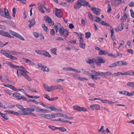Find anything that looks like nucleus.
<instances>
[{
    "label": "nucleus",
    "mask_w": 134,
    "mask_h": 134,
    "mask_svg": "<svg viewBox=\"0 0 134 134\" xmlns=\"http://www.w3.org/2000/svg\"><path fill=\"white\" fill-rule=\"evenodd\" d=\"M7 52L8 53H6L5 51L3 50H1V53L7 58L13 60H16L17 59V58L16 57L12 55H16L20 54V53L14 50H7Z\"/></svg>",
    "instance_id": "f257e3e1"
},
{
    "label": "nucleus",
    "mask_w": 134,
    "mask_h": 134,
    "mask_svg": "<svg viewBox=\"0 0 134 134\" xmlns=\"http://www.w3.org/2000/svg\"><path fill=\"white\" fill-rule=\"evenodd\" d=\"M18 69L17 71L16 74L19 77H21L23 76L25 77L29 81H31V78L29 76L26 72L28 73L26 70L24 69V68L23 69Z\"/></svg>",
    "instance_id": "f03ea898"
},
{
    "label": "nucleus",
    "mask_w": 134,
    "mask_h": 134,
    "mask_svg": "<svg viewBox=\"0 0 134 134\" xmlns=\"http://www.w3.org/2000/svg\"><path fill=\"white\" fill-rule=\"evenodd\" d=\"M4 12L3 10L0 8V14L3 17H5L9 20L11 19V17L9 15L8 10L7 9L4 8Z\"/></svg>",
    "instance_id": "7ed1b4c3"
},
{
    "label": "nucleus",
    "mask_w": 134,
    "mask_h": 134,
    "mask_svg": "<svg viewBox=\"0 0 134 134\" xmlns=\"http://www.w3.org/2000/svg\"><path fill=\"white\" fill-rule=\"evenodd\" d=\"M59 32L60 35L66 38L69 34V32L66 29L62 27L59 30Z\"/></svg>",
    "instance_id": "20e7f679"
},
{
    "label": "nucleus",
    "mask_w": 134,
    "mask_h": 134,
    "mask_svg": "<svg viewBox=\"0 0 134 134\" xmlns=\"http://www.w3.org/2000/svg\"><path fill=\"white\" fill-rule=\"evenodd\" d=\"M106 62V60L100 57H98L96 59V64L98 66H100L101 63H104Z\"/></svg>",
    "instance_id": "39448f33"
},
{
    "label": "nucleus",
    "mask_w": 134,
    "mask_h": 134,
    "mask_svg": "<svg viewBox=\"0 0 134 134\" xmlns=\"http://www.w3.org/2000/svg\"><path fill=\"white\" fill-rule=\"evenodd\" d=\"M13 97L18 100L22 99L23 100H27V98L25 97L21 96L18 93H15L13 94Z\"/></svg>",
    "instance_id": "423d86ee"
},
{
    "label": "nucleus",
    "mask_w": 134,
    "mask_h": 134,
    "mask_svg": "<svg viewBox=\"0 0 134 134\" xmlns=\"http://www.w3.org/2000/svg\"><path fill=\"white\" fill-rule=\"evenodd\" d=\"M3 64H6L8 65L11 68H18L22 69H23L24 68V67L23 66H16L14 65L12 62H11L6 61L5 63H3Z\"/></svg>",
    "instance_id": "0eeeda50"
},
{
    "label": "nucleus",
    "mask_w": 134,
    "mask_h": 134,
    "mask_svg": "<svg viewBox=\"0 0 134 134\" xmlns=\"http://www.w3.org/2000/svg\"><path fill=\"white\" fill-rule=\"evenodd\" d=\"M9 33L12 35L18 38L21 40L24 41L25 39L20 34L16 32L13 31L12 30H9Z\"/></svg>",
    "instance_id": "6e6552de"
},
{
    "label": "nucleus",
    "mask_w": 134,
    "mask_h": 134,
    "mask_svg": "<svg viewBox=\"0 0 134 134\" xmlns=\"http://www.w3.org/2000/svg\"><path fill=\"white\" fill-rule=\"evenodd\" d=\"M0 35L10 38H13V36H11L8 32H5L2 30H0Z\"/></svg>",
    "instance_id": "1a4fd4ad"
},
{
    "label": "nucleus",
    "mask_w": 134,
    "mask_h": 134,
    "mask_svg": "<svg viewBox=\"0 0 134 134\" xmlns=\"http://www.w3.org/2000/svg\"><path fill=\"white\" fill-rule=\"evenodd\" d=\"M134 75V72L132 70H129L127 71L122 73L120 72V75H121L123 76L130 75L132 76Z\"/></svg>",
    "instance_id": "9d476101"
},
{
    "label": "nucleus",
    "mask_w": 134,
    "mask_h": 134,
    "mask_svg": "<svg viewBox=\"0 0 134 134\" xmlns=\"http://www.w3.org/2000/svg\"><path fill=\"white\" fill-rule=\"evenodd\" d=\"M38 66L41 68V69L43 71L46 72L49 71V68L44 66L41 64H38Z\"/></svg>",
    "instance_id": "9b49d317"
},
{
    "label": "nucleus",
    "mask_w": 134,
    "mask_h": 134,
    "mask_svg": "<svg viewBox=\"0 0 134 134\" xmlns=\"http://www.w3.org/2000/svg\"><path fill=\"white\" fill-rule=\"evenodd\" d=\"M38 8L39 11L42 13H44V11L43 9V8H44L46 10H47L46 8L44 6H42L41 3H38Z\"/></svg>",
    "instance_id": "f8f14e48"
},
{
    "label": "nucleus",
    "mask_w": 134,
    "mask_h": 134,
    "mask_svg": "<svg viewBox=\"0 0 134 134\" xmlns=\"http://www.w3.org/2000/svg\"><path fill=\"white\" fill-rule=\"evenodd\" d=\"M42 116L43 117L47 119H51L53 120V119L55 118V115L53 114H44L42 115Z\"/></svg>",
    "instance_id": "ddd939ff"
},
{
    "label": "nucleus",
    "mask_w": 134,
    "mask_h": 134,
    "mask_svg": "<svg viewBox=\"0 0 134 134\" xmlns=\"http://www.w3.org/2000/svg\"><path fill=\"white\" fill-rule=\"evenodd\" d=\"M94 14L96 15H98L100 13L101 10L100 9L95 7L91 9Z\"/></svg>",
    "instance_id": "4468645a"
},
{
    "label": "nucleus",
    "mask_w": 134,
    "mask_h": 134,
    "mask_svg": "<svg viewBox=\"0 0 134 134\" xmlns=\"http://www.w3.org/2000/svg\"><path fill=\"white\" fill-rule=\"evenodd\" d=\"M44 19L45 21L49 24L50 25H54V23L52 21L51 19L48 16H45Z\"/></svg>",
    "instance_id": "2eb2a0df"
},
{
    "label": "nucleus",
    "mask_w": 134,
    "mask_h": 134,
    "mask_svg": "<svg viewBox=\"0 0 134 134\" xmlns=\"http://www.w3.org/2000/svg\"><path fill=\"white\" fill-rule=\"evenodd\" d=\"M90 108L92 110L96 109L99 110L100 109V105L97 104H94L90 106Z\"/></svg>",
    "instance_id": "dca6fc26"
},
{
    "label": "nucleus",
    "mask_w": 134,
    "mask_h": 134,
    "mask_svg": "<svg viewBox=\"0 0 134 134\" xmlns=\"http://www.w3.org/2000/svg\"><path fill=\"white\" fill-rule=\"evenodd\" d=\"M79 1L82 6L85 5L88 6L89 7H90V6L88 2L85 0H79Z\"/></svg>",
    "instance_id": "f3484780"
},
{
    "label": "nucleus",
    "mask_w": 134,
    "mask_h": 134,
    "mask_svg": "<svg viewBox=\"0 0 134 134\" xmlns=\"http://www.w3.org/2000/svg\"><path fill=\"white\" fill-rule=\"evenodd\" d=\"M55 15L58 17H61L63 16V14L61 10L56 9L55 10Z\"/></svg>",
    "instance_id": "a211bd4d"
},
{
    "label": "nucleus",
    "mask_w": 134,
    "mask_h": 134,
    "mask_svg": "<svg viewBox=\"0 0 134 134\" xmlns=\"http://www.w3.org/2000/svg\"><path fill=\"white\" fill-rule=\"evenodd\" d=\"M33 107L34 108L35 110L37 111H41L42 112H46L47 110H46L44 109H41L40 108L35 105L34 106H33Z\"/></svg>",
    "instance_id": "6ab92c4d"
},
{
    "label": "nucleus",
    "mask_w": 134,
    "mask_h": 134,
    "mask_svg": "<svg viewBox=\"0 0 134 134\" xmlns=\"http://www.w3.org/2000/svg\"><path fill=\"white\" fill-rule=\"evenodd\" d=\"M80 47L83 49L85 48V44L83 43V40L82 37L80 38Z\"/></svg>",
    "instance_id": "aec40b11"
},
{
    "label": "nucleus",
    "mask_w": 134,
    "mask_h": 134,
    "mask_svg": "<svg viewBox=\"0 0 134 134\" xmlns=\"http://www.w3.org/2000/svg\"><path fill=\"white\" fill-rule=\"evenodd\" d=\"M41 55H43L46 57H47L49 58H50L51 57V55L49 53L45 50H42Z\"/></svg>",
    "instance_id": "412c9836"
},
{
    "label": "nucleus",
    "mask_w": 134,
    "mask_h": 134,
    "mask_svg": "<svg viewBox=\"0 0 134 134\" xmlns=\"http://www.w3.org/2000/svg\"><path fill=\"white\" fill-rule=\"evenodd\" d=\"M87 63L90 64L95 63L96 64V59L93 58L92 59L88 58V59L86 61Z\"/></svg>",
    "instance_id": "4be33fe9"
},
{
    "label": "nucleus",
    "mask_w": 134,
    "mask_h": 134,
    "mask_svg": "<svg viewBox=\"0 0 134 134\" xmlns=\"http://www.w3.org/2000/svg\"><path fill=\"white\" fill-rule=\"evenodd\" d=\"M82 6L79 0H78L74 5V8L75 9H78Z\"/></svg>",
    "instance_id": "5701e85b"
},
{
    "label": "nucleus",
    "mask_w": 134,
    "mask_h": 134,
    "mask_svg": "<svg viewBox=\"0 0 134 134\" xmlns=\"http://www.w3.org/2000/svg\"><path fill=\"white\" fill-rule=\"evenodd\" d=\"M35 19L34 18H33L30 21V23L29 24V26L30 29L31 28V27L32 26L35 24Z\"/></svg>",
    "instance_id": "b1692460"
},
{
    "label": "nucleus",
    "mask_w": 134,
    "mask_h": 134,
    "mask_svg": "<svg viewBox=\"0 0 134 134\" xmlns=\"http://www.w3.org/2000/svg\"><path fill=\"white\" fill-rule=\"evenodd\" d=\"M30 108H26V110L29 111L33 112L35 111V109L33 107L34 105H30Z\"/></svg>",
    "instance_id": "393cba45"
},
{
    "label": "nucleus",
    "mask_w": 134,
    "mask_h": 134,
    "mask_svg": "<svg viewBox=\"0 0 134 134\" xmlns=\"http://www.w3.org/2000/svg\"><path fill=\"white\" fill-rule=\"evenodd\" d=\"M68 71H72L75 72H78L79 73H80L81 72V71L80 70H76L70 67H68Z\"/></svg>",
    "instance_id": "a878e982"
},
{
    "label": "nucleus",
    "mask_w": 134,
    "mask_h": 134,
    "mask_svg": "<svg viewBox=\"0 0 134 134\" xmlns=\"http://www.w3.org/2000/svg\"><path fill=\"white\" fill-rule=\"evenodd\" d=\"M43 87L45 90L48 92H50L49 90H50V86L45 84H43Z\"/></svg>",
    "instance_id": "bb28decb"
},
{
    "label": "nucleus",
    "mask_w": 134,
    "mask_h": 134,
    "mask_svg": "<svg viewBox=\"0 0 134 134\" xmlns=\"http://www.w3.org/2000/svg\"><path fill=\"white\" fill-rule=\"evenodd\" d=\"M22 59L24 62L29 64H30L31 63V60L28 59H27L23 57L22 58Z\"/></svg>",
    "instance_id": "cd10ccee"
},
{
    "label": "nucleus",
    "mask_w": 134,
    "mask_h": 134,
    "mask_svg": "<svg viewBox=\"0 0 134 134\" xmlns=\"http://www.w3.org/2000/svg\"><path fill=\"white\" fill-rule=\"evenodd\" d=\"M101 24L103 25L106 26L108 27L110 26V25L108 23H107L104 21L103 20H102L100 22Z\"/></svg>",
    "instance_id": "c85d7f7f"
},
{
    "label": "nucleus",
    "mask_w": 134,
    "mask_h": 134,
    "mask_svg": "<svg viewBox=\"0 0 134 134\" xmlns=\"http://www.w3.org/2000/svg\"><path fill=\"white\" fill-rule=\"evenodd\" d=\"M61 28H62V27H61V25L60 23H57L56 25H54V29H56L59 30Z\"/></svg>",
    "instance_id": "c756f323"
},
{
    "label": "nucleus",
    "mask_w": 134,
    "mask_h": 134,
    "mask_svg": "<svg viewBox=\"0 0 134 134\" xmlns=\"http://www.w3.org/2000/svg\"><path fill=\"white\" fill-rule=\"evenodd\" d=\"M108 53V52L106 51H103L101 50L99 53V55H106Z\"/></svg>",
    "instance_id": "7c9ffc66"
},
{
    "label": "nucleus",
    "mask_w": 134,
    "mask_h": 134,
    "mask_svg": "<svg viewBox=\"0 0 134 134\" xmlns=\"http://www.w3.org/2000/svg\"><path fill=\"white\" fill-rule=\"evenodd\" d=\"M50 109L52 111L53 110L56 112H59L61 111V110H60L59 109H57L53 106H51Z\"/></svg>",
    "instance_id": "2f4dec72"
},
{
    "label": "nucleus",
    "mask_w": 134,
    "mask_h": 134,
    "mask_svg": "<svg viewBox=\"0 0 134 134\" xmlns=\"http://www.w3.org/2000/svg\"><path fill=\"white\" fill-rule=\"evenodd\" d=\"M124 24V23L122 22L119 25L118 27V29L119 31H121L123 29V26Z\"/></svg>",
    "instance_id": "473e14b6"
},
{
    "label": "nucleus",
    "mask_w": 134,
    "mask_h": 134,
    "mask_svg": "<svg viewBox=\"0 0 134 134\" xmlns=\"http://www.w3.org/2000/svg\"><path fill=\"white\" fill-rule=\"evenodd\" d=\"M51 51L55 55H57V49L55 48H52L50 49Z\"/></svg>",
    "instance_id": "72a5a7b5"
},
{
    "label": "nucleus",
    "mask_w": 134,
    "mask_h": 134,
    "mask_svg": "<svg viewBox=\"0 0 134 134\" xmlns=\"http://www.w3.org/2000/svg\"><path fill=\"white\" fill-rule=\"evenodd\" d=\"M22 111L24 114L25 115H28L29 114V113L27 112V111H28L26 110V108H24L22 110Z\"/></svg>",
    "instance_id": "f704fd0d"
},
{
    "label": "nucleus",
    "mask_w": 134,
    "mask_h": 134,
    "mask_svg": "<svg viewBox=\"0 0 134 134\" xmlns=\"http://www.w3.org/2000/svg\"><path fill=\"white\" fill-rule=\"evenodd\" d=\"M107 12L108 13H110L111 12V6L109 4H108L107 7Z\"/></svg>",
    "instance_id": "c9c22d12"
},
{
    "label": "nucleus",
    "mask_w": 134,
    "mask_h": 134,
    "mask_svg": "<svg viewBox=\"0 0 134 134\" xmlns=\"http://www.w3.org/2000/svg\"><path fill=\"white\" fill-rule=\"evenodd\" d=\"M126 85L130 87H134V82H128L127 83Z\"/></svg>",
    "instance_id": "e433bc0d"
},
{
    "label": "nucleus",
    "mask_w": 134,
    "mask_h": 134,
    "mask_svg": "<svg viewBox=\"0 0 134 134\" xmlns=\"http://www.w3.org/2000/svg\"><path fill=\"white\" fill-rule=\"evenodd\" d=\"M110 32L111 34V38H112L113 36L114 35V30L113 27L110 26Z\"/></svg>",
    "instance_id": "4c0bfd02"
},
{
    "label": "nucleus",
    "mask_w": 134,
    "mask_h": 134,
    "mask_svg": "<svg viewBox=\"0 0 134 134\" xmlns=\"http://www.w3.org/2000/svg\"><path fill=\"white\" fill-rule=\"evenodd\" d=\"M73 109L74 110L80 111V107L77 105H75L73 107Z\"/></svg>",
    "instance_id": "58836bf2"
},
{
    "label": "nucleus",
    "mask_w": 134,
    "mask_h": 134,
    "mask_svg": "<svg viewBox=\"0 0 134 134\" xmlns=\"http://www.w3.org/2000/svg\"><path fill=\"white\" fill-rule=\"evenodd\" d=\"M127 91H120L119 93L120 94H122L123 95L127 96Z\"/></svg>",
    "instance_id": "ea45409f"
},
{
    "label": "nucleus",
    "mask_w": 134,
    "mask_h": 134,
    "mask_svg": "<svg viewBox=\"0 0 134 134\" xmlns=\"http://www.w3.org/2000/svg\"><path fill=\"white\" fill-rule=\"evenodd\" d=\"M91 33L89 32H87L85 33L86 38H88L91 36Z\"/></svg>",
    "instance_id": "a19ab883"
},
{
    "label": "nucleus",
    "mask_w": 134,
    "mask_h": 134,
    "mask_svg": "<svg viewBox=\"0 0 134 134\" xmlns=\"http://www.w3.org/2000/svg\"><path fill=\"white\" fill-rule=\"evenodd\" d=\"M57 129H59V131H61L64 132H65L66 131V129L64 127H58Z\"/></svg>",
    "instance_id": "79ce46f5"
},
{
    "label": "nucleus",
    "mask_w": 134,
    "mask_h": 134,
    "mask_svg": "<svg viewBox=\"0 0 134 134\" xmlns=\"http://www.w3.org/2000/svg\"><path fill=\"white\" fill-rule=\"evenodd\" d=\"M99 100L101 101L102 103H108L109 100H102L100 98H99Z\"/></svg>",
    "instance_id": "37998d69"
},
{
    "label": "nucleus",
    "mask_w": 134,
    "mask_h": 134,
    "mask_svg": "<svg viewBox=\"0 0 134 134\" xmlns=\"http://www.w3.org/2000/svg\"><path fill=\"white\" fill-rule=\"evenodd\" d=\"M32 34L34 37L36 38L38 37L40 35L37 32H33Z\"/></svg>",
    "instance_id": "c03bdc74"
},
{
    "label": "nucleus",
    "mask_w": 134,
    "mask_h": 134,
    "mask_svg": "<svg viewBox=\"0 0 134 134\" xmlns=\"http://www.w3.org/2000/svg\"><path fill=\"white\" fill-rule=\"evenodd\" d=\"M87 110V109L86 108L83 107H80V111H86Z\"/></svg>",
    "instance_id": "a18cd8bd"
},
{
    "label": "nucleus",
    "mask_w": 134,
    "mask_h": 134,
    "mask_svg": "<svg viewBox=\"0 0 134 134\" xmlns=\"http://www.w3.org/2000/svg\"><path fill=\"white\" fill-rule=\"evenodd\" d=\"M25 89L27 91H32V89L30 87L28 86H25Z\"/></svg>",
    "instance_id": "49530a36"
},
{
    "label": "nucleus",
    "mask_w": 134,
    "mask_h": 134,
    "mask_svg": "<svg viewBox=\"0 0 134 134\" xmlns=\"http://www.w3.org/2000/svg\"><path fill=\"white\" fill-rule=\"evenodd\" d=\"M116 66H122V61H119L116 62Z\"/></svg>",
    "instance_id": "de8ad7c7"
},
{
    "label": "nucleus",
    "mask_w": 134,
    "mask_h": 134,
    "mask_svg": "<svg viewBox=\"0 0 134 134\" xmlns=\"http://www.w3.org/2000/svg\"><path fill=\"white\" fill-rule=\"evenodd\" d=\"M77 79L80 80V81H83L85 80L87 81L88 80V79L85 77H77Z\"/></svg>",
    "instance_id": "09e8293b"
},
{
    "label": "nucleus",
    "mask_w": 134,
    "mask_h": 134,
    "mask_svg": "<svg viewBox=\"0 0 134 134\" xmlns=\"http://www.w3.org/2000/svg\"><path fill=\"white\" fill-rule=\"evenodd\" d=\"M112 73L111 71H108L105 72V76H110L111 75Z\"/></svg>",
    "instance_id": "8fccbe9b"
},
{
    "label": "nucleus",
    "mask_w": 134,
    "mask_h": 134,
    "mask_svg": "<svg viewBox=\"0 0 134 134\" xmlns=\"http://www.w3.org/2000/svg\"><path fill=\"white\" fill-rule=\"evenodd\" d=\"M117 103V102L116 101H115L114 102H113L112 101H110L109 100H108V104L109 105H111L116 103Z\"/></svg>",
    "instance_id": "3c124183"
},
{
    "label": "nucleus",
    "mask_w": 134,
    "mask_h": 134,
    "mask_svg": "<svg viewBox=\"0 0 134 134\" xmlns=\"http://www.w3.org/2000/svg\"><path fill=\"white\" fill-rule=\"evenodd\" d=\"M88 16L90 19L92 21H93V17L90 13H88Z\"/></svg>",
    "instance_id": "603ef678"
},
{
    "label": "nucleus",
    "mask_w": 134,
    "mask_h": 134,
    "mask_svg": "<svg viewBox=\"0 0 134 134\" xmlns=\"http://www.w3.org/2000/svg\"><path fill=\"white\" fill-rule=\"evenodd\" d=\"M48 127L50 128L52 130H54L56 129H57L58 127H55L54 126H53L52 125H49L48 126Z\"/></svg>",
    "instance_id": "864d4df0"
},
{
    "label": "nucleus",
    "mask_w": 134,
    "mask_h": 134,
    "mask_svg": "<svg viewBox=\"0 0 134 134\" xmlns=\"http://www.w3.org/2000/svg\"><path fill=\"white\" fill-rule=\"evenodd\" d=\"M1 116L5 120H7L9 119L8 118L7 116H5V114H2Z\"/></svg>",
    "instance_id": "5fc2aeb1"
},
{
    "label": "nucleus",
    "mask_w": 134,
    "mask_h": 134,
    "mask_svg": "<svg viewBox=\"0 0 134 134\" xmlns=\"http://www.w3.org/2000/svg\"><path fill=\"white\" fill-rule=\"evenodd\" d=\"M55 116L56 117H62L63 116V114H61L60 113H56L55 114Z\"/></svg>",
    "instance_id": "6e6d98bb"
},
{
    "label": "nucleus",
    "mask_w": 134,
    "mask_h": 134,
    "mask_svg": "<svg viewBox=\"0 0 134 134\" xmlns=\"http://www.w3.org/2000/svg\"><path fill=\"white\" fill-rule=\"evenodd\" d=\"M12 16L13 17H15V14L16 12L15 8V7H13L12 9Z\"/></svg>",
    "instance_id": "4d7b16f0"
},
{
    "label": "nucleus",
    "mask_w": 134,
    "mask_h": 134,
    "mask_svg": "<svg viewBox=\"0 0 134 134\" xmlns=\"http://www.w3.org/2000/svg\"><path fill=\"white\" fill-rule=\"evenodd\" d=\"M16 106L19 109L21 110H22L24 108L21 105L19 104H17L16 105Z\"/></svg>",
    "instance_id": "13d9d810"
},
{
    "label": "nucleus",
    "mask_w": 134,
    "mask_h": 134,
    "mask_svg": "<svg viewBox=\"0 0 134 134\" xmlns=\"http://www.w3.org/2000/svg\"><path fill=\"white\" fill-rule=\"evenodd\" d=\"M96 75H92L91 76V78L93 79H95L96 80H97L98 79H100V78L99 77L98 78L96 76Z\"/></svg>",
    "instance_id": "bf43d9fd"
},
{
    "label": "nucleus",
    "mask_w": 134,
    "mask_h": 134,
    "mask_svg": "<svg viewBox=\"0 0 134 134\" xmlns=\"http://www.w3.org/2000/svg\"><path fill=\"white\" fill-rule=\"evenodd\" d=\"M134 94V91L131 92L130 93H129V92L127 91V96H132Z\"/></svg>",
    "instance_id": "052dcab7"
},
{
    "label": "nucleus",
    "mask_w": 134,
    "mask_h": 134,
    "mask_svg": "<svg viewBox=\"0 0 134 134\" xmlns=\"http://www.w3.org/2000/svg\"><path fill=\"white\" fill-rule=\"evenodd\" d=\"M19 90L20 91L24 93L26 96H27V94H28L23 89H19Z\"/></svg>",
    "instance_id": "680f3d73"
},
{
    "label": "nucleus",
    "mask_w": 134,
    "mask_h": 134,
    "mask_svg": "<svg viewBox=\"0 0 134 134\" xmlns=\"http://www.w3.org/2000/svg\"><path fill=\"white\" fill-rule=\"evenodd\" d=\"M116 66V62L114 63L110 64L109 65V68H111L112 67H115Z\"/></svg>",
    "instance_id": "e2e57ef3"
},
{
    "label": "nucleus",
    "mask_w": 134,
    "mask_h": 134,
    "mask_svg": "<svg viewBox=\"0 0 134 134\" xmlns=\"http://www.w3.org/2000/svg\"><path fill=\"white\" fill-rule=\"evenodd\" d=\"M42 27L44 30H45L46 32L48 31V30L47 27L45 26L44 25H43Z\"/></svg>",
    "instance_id": "0e129e2a"
},
{
    "label": "nucleus",
    "mask_w": 134,
    "mask_h": 134,
    "mask_svg": "<svg viewBox=\"0 0 134 134\" xmlns=\"http://www.w3.org/2000/svg\"><path fill=\"white\" fill-rule=\"evenodd\" d=\"M43 96L45 98L47 99L48 100H49V99L50 98V97L48 94H44L43 95Z\"/></svg>",
    "instance_id": "69168bd1"
},
{
    "label": "nucleus",
    "mask_w": 134,
    "mask_h": 134,
    "mask_svg": "<svg viewBox=\"0 0 134 134\" xmlns=\"http://www.w3.org/2000/svg\"><path fill=\"white\" fill-rule=\"evenodd\" d=\"M129 5L130 7H134V2H130Z\"/></svg>",
    "instance_id": "338daca9"
},
{
    "label": "nucleus",
    "mask_w": 134,
    "mask_h": 134,
    "mask_svg": "<svg viewBox=\"0 0 134 134\" xmlns=\"http://www.w3.org/2000/svg\"><path fill=\"white\" fill-rule=\"evenodd\" d=\"M81 24L83 26H85V21L84 19H82L81 20Z\"/></svg>",
    "instance_id": "774afa93"
}]
</instances>
